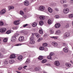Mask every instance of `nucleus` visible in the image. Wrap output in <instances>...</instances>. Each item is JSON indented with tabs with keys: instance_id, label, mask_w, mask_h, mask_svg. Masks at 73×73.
<instances>
[{
	"instance_id": "obj_1",
	"label": "nucleus",
	"mask_w": 73,
	"mask_h": 73,
	"mask_svg": "<svg viewBox=\"0 0 73 73\" xmlns=\"http://www.w3.org/2000/svg\"><path fill=\"white\" fill-rule=\"evenodd\" d=\"M7 31V29L5 27H3L0 29V32L1 33H5Z\"/></svg>"
},
{
	"instance_id": "obj_2",
	"label": "nucleus",
	"mask_w": 73,
	"mask_h": 73,
	"mask_svg": "<svg viewBox=\"0 0 73 73\" xmlns=\"http://www.w3.org/2000/svg\"><path fill=\"white\" fill-rule=\"evenodd\" d=\"M38 11H44L45 9V7L43 6H40L38 8Z\"/></svg>"
},
{
	"instance_id": "obj_3",
	"label": "nucleus",
	"mask_w": 73,
	"mask_h": 73,
	"mask_svg": "<svg viewBox=\"0 0 73 73\" xmlns=\"http://www.w3.org/2000/svg\"><path fill=\"white\" fill-rule=\"evenodd\" d=\"M69 12V10L68 8L64 9L63 10V12L64 13L66 14Z\"/></svg>"
},
{
	"instance_id": "obj_4",
	"label": "nucleus",
	"mask_w": 73,
	"mask_h": 73,
	"mask_svg": "<svg viewBox=\"0 0 73 73\" xmlns=\"http://www.w3.org/2000/svg\"><path fill=\"white\" fill-rule=\"evenodd\" d=\"M63 50L64 53H68L69 51V49H68V47H65L63 48Z\"/></svg>"
},
{
	"instance_id": "obj_5",
	"label": "nucleus",
	"mask_w": 73,
	"mask_h": 73,
	"mask_svg": "<svg viewBox=\"0 0 73 73\" xmlns=\"http://www.w3.org/2000/svg\"><path fill=\"white\" fill-rule=\"evenodd\" d=\"M16 40V37L14 36V35L12 36L11 38V40L12 42H14V41H15Z\"/></svg>"
},
{
	"instance_id": "obj_6",
	"label": "nucleus",
	"mask_w": 73,
	"mask_h": 73,
	"mask_svg": "<svg viewBox=\"0 0 73 73\" xmlns=\"http://www.w3.org/2000/svg\"><path fill=\"white\" fill-rule=\"evenodd\" d=\"M20 20H18L17 21H15L14 22V24L15 25H17L20 24Z\"/></svg>"
},
{
	"instance_id": "obj_7",
	"label": "nucleus",
	"mask_w": 73,
	"mask_h": 73,
	"mask_svg": "<svg viewBox=\"0 0 73 73\" xmlns=\"http://www.w3.org/2000/svg\"><path fill=\"white\" fill-rule=\"evenodd\" d=\"M6 12V10L5 9H3L0 12V15H3Z\"/></svg>"
},
{
	"instance_id": "obj_8",
	"label": "nucleus",
	"mask_w": 73,
	"mask_h": 73,
	"mask_svg": "<svg viewBox=\"0 0 73 73\" xmlns=\"http://www.w3.org/2000/svg\"><path fill=\"white\" fill-rule=\"evenodd\" d=\"M24 40V37L23 36H20L19 38V41H23Z\"/></svg>"
},
{
	"instance_id": "obj_9",
	"label": "nucleus",
	"mask_w": 73,
	"mask_h": 73,
	"mask_svg": "<svg viewBox=\"0 0 73 73\" xmlns=\"http://www.w3.org/2000/svg\"><path fill=\"white\" fill-rule=\"evenodd\" d=\"M54 65L56 66H59L60 65V63L59 61H56L54 62Z\"/></svg>"
},
{
	"instance_id": "obj_10",
	"label": "nucleus",
	"mask_w": 73,
	"mask_h": 73,
	"mask_svg": "<svg viewBox=\"0 0 73 73\" xmlns=\"http://www.w3.org/2000/svg\"><path fill=\"white\" fill-rule=\"evenodd\" d=\"M70 33H65L64 35V37H69V36H70Z\"/></svg>"
},
{
	"instance_id": "obj_11",
	"label": "nucleus",
	"mask_w": 73,
	"mask_h": 73,
	"mask_svg": "<svg viewBox=\"0 0 73 73\" xmlns=\"http://www.w3.org/2000/svg\"><path fill=\"white\" fill-rule=\"evenodd\" d=\"M24 4L25 6H28V5H29V3L28 1H25L24 2Z\"/></svg>"
},
{
	"instance_id": "obj_12",
	"label": "nucleus",
	"mask_w": 73,
	"mask_h": 73,
	"mask_svg": "<svg viewBox=\"0 0 73 73\" xmlns=\"http://www.w3.org/2000/svg\"><path fill=\"white\" fill-rule=\"evenodd\" d=\"M52 45H53V46H55V47H57V45H58V44H57V43L55 42H52Z\"/></svg>"
},
{
	"instance_id": "obj_13",
	"label": "nucleus",
	"mask_w": 73,
	"mask_h": 73,
	"mask_svg": "<svg viewBox=\"0 0 73 73\" xmlns=\"http://www.w3.org/2000/svg\"><path fill=\"white\" fill-rule=\"evenodd\" d=\"M61 33V32L60 30H58L56 31L55 34V35H60Z\"/></svg>"
},
{
	"instance_id": "obj_14",
	"label": "nucleus",
	"mask_w": 73,
	"mask_h": 73,
	"mask_svg": "<svg viewBox=\"0 0 73 73\" xmlns=\"http://www.w3.org/2000/svg\"><path fill=\"white\" fill-rule=\"evenodd\" d=\"M60 27H61V25L60 23H57L55 26V27L56 28H60Z\"/></svg>"
},
{
	"instance_id": "obj_15",
	"label": "nucleus",
	"mask_w": 73,
	"mask_h": 73,
	"mask_svg": "<svg viewBox=\"0 0 73 73\" xmlns=\"http://www.w3.org/2000/svg\"><path fill=\"white\" fill-rule=\"evenodd\" d=\"M48 11L50 13H52L53 12V9L50 7H48Z\"/></svg>"
},
{
	"instance_id": "obj_16",
	"label": "nucleus",
	"mask_w": 73,
	"mask_h": 73,
	"mask_svg": "<svg viewBox=\"0 0 73 73\" xmlns=\"http://www.w3.org/2000/svg\"><path fill=\"white\" fill-rule=\"evenodd\" d=\"M35 43V40H30V41L29 42V44H31V45H33V44H34Z\"/></svg>"
},
{
	"instance_id": "obj_17",
	"label": "nucleus",
	"mask_w": 73,
	"mask_h": 73,
	"mask_svg": "<svg viewBox=\"0 0 73 73\" xmlns=\"http://www.w3.org/2000/svg\"><path fill=\"white\" fill-rule=\"evenodd\" d=\"M1 51L2 52H3V53H7V50H4V48H1Z\"/></svg>"
},
{
	"instance_id": "obj_18",
	"label": "nucleus",
	"mask_w": 73,
	"mask_h": 73,
	"mask_svg": "<svg viewBox=\"0 0 73 73\" xmlns=\"http://www.w3.org/2000/svg\"><path fill=\"white\" fill-rule=\"evenodd\" d=\"M39 19L41 20H44L45 18H44V16H40L39 17Z\"/></svg>"
},
{
	"instance_id": "obj_19",
	"label": "nucleus",
	"mask_w": 73,
	"mask_h": 73,
	"mask_svg": "<svg viewBox=\"0 0 73 73\" xmlns=\"http://www.w3.org/2000/svg\"><path fill=\"white\" fill-rule=\"evenodd\" d=\"M66 65L67 67H69L71 66V64L68 63H66Z\"/></svg>"
},
{
	"instance_id": "obj_20",
	"label": "nucleus",
	"mask_w": 73,
	"mask_h": 73,
	"mask_svg": "<svg viewBox=\"0 0 73 73\" xmlns=\"http://www.w3.org/2000/svg\"><path fill=\"white\" fill-rule=\"evenodd\" d=\"M34 35H32L31 37L30 38V40H34L35 38H34V36H33Z\"/></svg>"
},
{
	"instance_id": "obj_21",
	"label": "nucleus",
	"mask_w": 73,
	"mask_h": 73,
	"mask_svg": "<svg viewBox=\"0 0 73 73\" xmlns=\"http://www.w3.org/2000/svg\"><path fill=\"white\" fill-rule=\"evenodd\" d=\"M30 60L29 59H27L26 62H25V63L26 64H29V63H30Z\"/></svg>"
},
{
	"instance_id": "obj_22",
	"label": "nucleus",
	"mask_w": 73,
	"mask_h": 73,
	"mask_svg": "<svg viewBox=\"0 0 73 73\" xmlns=\"http://www.w3.org/2000/svg\"><path fill=\"white\" fill-rule=\"evenodd\" d=\"M14 8V7H13V6H9L8 7V8H9V10L10 11V10H11V9H13Z\"/></svg>"
},
{
	"instance_id": "obj_23",
	"label": "nucleus",
	"mask_w": 73,
	"mask_h": 73,
	"mask_svg": "<svg viewBox=\"0 0 73 73\" xmlns=\"http://www.w3.org/2000/svg\"><path fill=\"white\" fill-rule=\"evenodd\" d=\"M14 60L13 59H11L9 60V63L10 64H13L14 62Z\"/></svg>"
},
{
	"instance_id": "obj_24",
	"label": "nucleus",
	"mask_w": 73,
	"mask_h": 73,
	"mask_svg": "<svg viewBox=\"0 0 73 73\" xmlns=\"http://www.w3.org/2000/svg\"><path fill=\"white\" fill-rule=\"evenodd\" d=\"M16 57V56L14 54H13L11 55V56L10 57V58H14Z\"/></svg>"
},
{
	"instance_id": "obj_25",
	"label": "nucleus",
	"mask_w": 73,
	"mask_h": 73,
	"mask_svg": "<svg viewBox=\"0 0 73 73\" xmlns=\"http://www.w3.org/2000/svg\"><path fill=\"white\" fill-rule=\"evenodd\" d=\"M37 25V23H34L32 24V25L34 27H36Z\"/></svg>"
},
{
	"instance_id": "obj_26",
	"label": "nucleus",
	"mask_w": 73,
	"mask_h": 73,
	"mask_svg": "<svg viewBox=\"0 0 73 73\" xmlns=\"http://www.w3.org/2000/svg\"><path fill=\"white\" fill-rule=\"evenodd\" d=\"M22 58H23V56H19L18 57V59L19 60H22Z\"/></svg>"
},
{
	"instance_id": "obj_27",
	"label": "nucleus",
	"mask_w": 73,
	"mask_h": 73,
	"mask_svg": "<svg viewBox=\"0 0 73 73\" xmlns=\"http://www.w3.org/2000/svg\"><path fill=\"white\" fill-rule=\"evenodd\" d=\"M54 31L52 29H50L49 31V32L51 33V34H53V33H54Z\"/></svg>"
},
{
	"instance_id": "obj_28",
	"label": "nucleus",
	"mask_w": 73,
	"mask_h": 73,
	"mask_svg": "<svg viewBox=\"0 0 73 73\" xmlns=\"http://www.w3.org/2000/svg\"><path fill=\"white\" fill-rule=\"evenodd\" d=\"M42 46L44 47H46L48 46V44L46 43H43L42 44Z\"/></svg>"
},
{
	"instance_id": "obj_29",
	"label": "nucleus",
	"mask_w": 73,
	"mask_h": 73,
	"mask_svg": "<svg viewBox=\"0 0 73 73\" xmlns=\"http://www.w3.org/2000/svg\"><path fill=\"white\" fill-rule=\"evenodd\" d=\"M39 24L40 25H42L44 24V22L42 21H40L39 22Z\"/></svg>"
},
{
	"instance_id": "obj_30",
	"label": "nucleus",
	"mask_w": 73,
	"mask_h": 73,
	"mask_svg": "<svg viewBox=\"0 0 73 73\" xmlns=\"http://www.w3.org/2000/svg\"><path fill=\"white\" fill-rule=\"evenodd\" d=\"M48 24H52V21L50 19L48 20Z\"/></svg>"
},
{
	"instance_id": "obj_31",
	"label": "nucleus",
	"mask_w": 73,
	"mask_h": 73,
	"mask_svg": "<svg viewBox=\"0 0 73 73\" xmlns=\"http://www.w3.org/2000/svg\"><path fill=\"white\" fill-rule=\"evenodd\" d=\"M38 59L39 60H42L43 59V57L42 56H40L39 57Z\"/></svg>"
},
{
	"instance_id": "obj_32",
	"label": "nucleus",
	"mask_w": 73,
	"mask_h": 73,
	"mask_svg": "<svg viewBox=\"0 0 73 73\" xmlns=\"http://www.w3.org/2000/svg\"><path fill=\"white\" fill-rule=\"evenodd\" d=\"M46 61H47V60L46 59H44L41 62L42 63H45Z\"/></svg>"
},
{
	"instance_id": "obj_33",
	"label": "nucleus",
	"mask_w": 73,
	"mask_h": 73,
	"mask_svg": "<svg viewBox=\"0 0 73 73\" xmlns=\"http://www.w3.org/2000/svg\"><path fill=\"white\" fill-rule=\"evenodd\" d=\"M4 24V22L3 21H0V26H3Z\"/></svg>"
},
{
	"instance_id": "obj_34",
	"label": "nucleus",
	"mask_w": 73,
	"mask_h": 73,
	"mask_svg": "<svg viewBox=\"0 0 73 73\" xmlns=\"http://www.w3.org/2000/svg\"><path fill=\"white\" fill-rule=\"evenodd\" d=\"M51 38H54V39H58V37L57 36H51Z\"/></svg>"
},
{
	"instance_id": "obj_35",
	"label": "nucleus",
	"mask_w": 73,
	"mask_h": 73,
	"mask_svg": "<svg viewBox=\"0 0 73 73\" xmlns=\"http://www.w3.org/2000/svg\"><path fill=\"white\" fill-rule=\"evenodd\" d=\"M68 17L69 18H73V14H70L68 15Z\"/></svg>"
},
{
	"instance_id": "obj_36",
	"label": "nucleus",
	"mask_w": 73,
	"mask_h": 73,
	"mask_svg": "<svg viewBox=\"0 0 73 73\" xmlns=\"http://www.w3.org/2000/svg\"><path fill=\"white\" fill-rule=\"evenodd\" d=\"M37 38L40 37V34L38 33H36L35 34Z\"/></svg>"
},
{
	"instance_id": "obj_37",
	"label": "nucleus",
	"mask_w": 73,
	"mask_h": 73,
	"mask_svg": "<svg viewBox=\"0 0 73 73\" xmlns=\"http://www.w3.org/2000/svg\"><path fill=\"white\" fill-rule=\"evenodd\" d=\"M11 33V30H8L6 32V34H7L8 35L10 34Z\"/></svg>"
},
{
	"instance_id": "obj_38",
	"label": "nucleus",
	"mask_w": 73,
	"mask_h": 73,
	"mask_svg": "<svg viewBox=\"0 0 73 73\" xmlns=\"http://www.w3.org/2000/svg\"><path fill=\"white\" fill-rule=\"evenodd\" d=\"M47 58L48 59H49V60H51L52 59V56H51L50 55H49L47 56Z\"/></svg>"
},
{
	"instance_id": "obj_39",
	"label": "nucleus",
	"mask_w": 73,
	"mask_h": 73,
	"mask_svg": "<svg viewBox=\"0 0 73 73\" xmlns=\"http://www.w3.org/2000/svg\"><path fill=\"white\" fill-rule=\"evenodd\" d=\"M23 11L24 12H27L28 11V9L27 8H25L23 9Z\"/></svg>"
},
{
	"instance_id": "obj_40",
	"label": "nucleus",
	"mask_w": 73,
	"mask_h": 73,
	"mask_svg": "<svg viewBox=\"0 0 73 73\" xmlns=\"http://www.w3.org/2000/svg\"><path fill=\"white\" fill-rule=\"evenodd\" d=\"M39 49L40 50H44V48L43 47H40L39 48Z\"/></svg>"
},
{
	"instance_id": "obj_41",
	"label": "nucleus",
	"mask_w": 73,
	"mask_h": 73,
	"mask_svg": "<svg viewBox=\"0 0 73 73\" xmlns=\"http://www.w3.org/2000/svg\"><path fill=\"white\" fill-rule=\"evenodd\" d=\"M67 45L68 44H67L64 42L62 43V45L63 46H67Z\"/></svg>"
},
{
	"instance_id": "obj_42",
	"label": "nucleus",
	"mask_w": 73,
	"mask_h": 73,
	"mask_svg": "<svg viewBox=\"0 0 73 73\" xmlns=\"http://www.w3.org/2000/svg\"><path fill=\"white\" fill-rule=\"evenodd\" d=\"M3 42H6L8 41V39L7 38H5L3 39Z\"/></svg>"
},
{
	"instance_id": "obj_43",
	"label": "nucleus",
	"mask_w": 73,
	"mask_h": 73,
	"mask_svg": "<svg viewBox=\"0 0 73 73\" xmlns=\"http://www.w3.org/2000/svg\"><path fill=\"white\" fill-rule=\"evenodd\" d=\"M49 55L50 56H53V55H54V53L53 52H50Z\"/></svg>"
},
{
	"instance_id": "obj_44",
	"label": "nucleus",
	"mask_w": 73,
	"mask_h": 73,
	"mask_svg": "<svg viewBox=\"0 0 73 73\" xmlns=\"http://www.w3.org/2000/svg\"><path fill=\"white\" fill-rule=\"evenodd\" d=\"M39 33H40V34H42L43 31H42V29H40L39 30Z\"/></svg>"
},
{
	"instance_id": "obj_45",
	"label": "nucleus",
	"mask_w": 73,
	"mask_h": 73,
	"mask_svg": "<svg viewBox=\"0 0 73 73\" xmlns=\"http://www.w3.org/2000/svg\"><path fill=\"white\" fill-rule=\"evenodd\" d=\"M18 29V27H13V29H14V30L17 29Z\"/></svg>"
},
{
	"instance_id": "obj_46",
	"label": "nucleus",
	"mask_w": 73,
	"mask_h": 73,
	"mask_svg": "<svg viewBox=\"0 0 73 73\" xmlns=\"http://www.w3.org/2000/svg\"><path fill=\"white\" fill-rule=\"evenodd\" d=\"M20 14L21 15H24V12L22 11H20Z\"/></svg>"
},
{
	"instance_id": "obj_47",
	"label": "nucleus",
	"mask_w": 73,
	"mask_h": 73,
	"mask_svg": "<svg viewBox=\"0 0 73 73\" xmlns=\"http://www.w3.org/2000/svg\"><path fill=\"white\" fill-rule=\"evenodd\" d=\"M3 57V55L1 54V53H0V58H2Z\"/></svg>"
},
{
	"instance_id": "obj_48",
	"label": "nucleus",
	"mask_w": 73,
	"mask_h": 73,
	"mask_svg": "<svg viewBox=\"0 0 73 73\" xmlns=\"http://www.w3.org/2000/svg\"><path fill=\"white\" fill-rule=\"evenodd\" d=\"M28 24H27L25 25H23V27H24V28H25V27H26L27 26H28Z\"/></svg>"
},
{
	"instance_id": "obj_49",
	"label": "nucleus",
	"mask_w": 73,
	"mask_h": 73,
	"mask_svg": "<svg viewBox=\"0 0 73 73\" xmlns=\"http://www.w3.org/2000/svg\"><path fill=\"white\" fill-rule=\"evenodd\" d=\"M55 19H59V16L58 15H56L55 16Z\"/></svg>"
},
{
	"instance_id": "obj_50",
	"label": "nucleus",
	"mask_w": 73,
	"mask_h": 73,
	"mask_svg": "<svg viewBox=\"0 0 73 73\" xmlns=\"http://www.w3.org/2000/svg\"><path fill=\"white\" fill-rule=\"evenodd\" d=\"M4 64L5 65H7V64H8V61L7 60H5L4 62Z\"/></svg>"
},
{
	"instance_id": "obj_51",
	"label": "nucleus",
	"mask_w": 73,
	"mask_h": 73,
	"mask_svg": "<svg viewBox=\"0 0 73 73\" xmlns=\"http://www.w3.org/2000/svg\"><path fill=\"white\" fill-rule=\"evenodd\" d=\"M22 44H18L15 45V46H20Z\"/></svg>"
},
{
	"instance_id": "obj_52",
	"label": "nucleus",
	"mask_w": 73,
	"mask_h": 73,
	"mask_svg": "<svg viewBox=\"0 0 73 73\" xmlns=\"http://www.w3.org/2000/svg\"><path fill=\"white\" fill-rule=\"evenodd\" d=\"M44 50L45 52H46V51H48V48H44Z\"/></svg>"
},
{
	"instance_id": "obj_53",
	"label": "nucleus",
	"mask_w": 73,
	"mask_h": 73,
	"mask_svg": "<svg viewBox=\"0 0 73 73\" xmlns=\"http://www.w3.org/2000/svg\"><path fill=\"white\" fill-rule=\"evenodd\" d=\"M19 35L18 34H15L14 35V36H15V37H17V36H18Z\"/></svg>"
},
{
	"instance_id": "obj_54",
	"label": "nucleus",
	"mask_w": 73,
	"mask_h": 73,
	"mask_svg": "<svg viewBox=\"0 0 73 73\" xmlns=\"http://www.w3.org/2000/svg\"><path fill=\"white\" fill-rule=\"evenodd\" d=\"M70 3L72 4H73V0H71L70 1Z\"/></svg>"
},
{
	"instance_id": "obj_55",
	"label": "nucleus",
	"mask_w": 73,
	"mask_h": 73,
	"mask_svg": "<svg viewBox=\"0 0 73 73\" xmlns=\"http://www.w3.org/2000/svg\"><path fill=\"white\" fill-rule=\"evenodd\" d=\"M69 24H67L65 26L66 28H68V27H69Z\"/></svg>"
},
{
	"instance_id": "obj_56",
	"label": "nucleus",
	"mask_w": 73,
	"mask_h": 73,
	"mask_svg": "<svg viewBox=\"0 0 73 73\" xmlns=\"http://www.w3.org/2000/svg\"><path fill=\"white\" fill-rule=\"evenodd\" d=\"M54 10L56 11H59V10H58V9L57 8H55L54 9Z\"/></svg>"
},
{
	"instance_id": "obj_57",
	"label": "nucleus",
	"mask_w": 73,
	"mask_h": 73,
	"mask_svg": "<svg viewBox=\"0 0 73 73\" xmlns=\"http://www.w3.org/2000/svg\"><path fill=\"white\" fill-rule=\"evenodd\" d=\"M38 68L37 67H35V70H36V71H37V70H38Z\"/></svg>"
},
{
	"instance_id": "obj_58",
	"label": "nucleus",
	"mask_w": 73,
	"mask_h": 73,
	"mask_svg": "<svg viewBox=\"0 0 73 73\" xmlns=\"http://www.w3.org/2000/svg\"><path fill=\"white\" fill-rule=\"evenodd\" d=\"M67 5H63V7L64 8H66V7H67Z\"/></svg>"
},
{
	"instance_id": "obj_59",
	"label": "nucleus",
	"mask_w": 73,
	"mask_h": 73,
	"mask_svg": "<svg viewBox=\"0 0 73 73\" xmlns=\"http://www.w3.org/2000/svg\"><path fill=\"white\" fill-rule=\"evenodd\" d=\"M18 69L19 70H21V69H22V67H19V68H18Z\"/></svg>"
},
{
	"instance_id": "obj_60",
	"label": "nucleus",
	"mask_w": 73,
	"mask_h": 73,
	"mask_svg": "<svg viewBox=\"0 0 73 73\" xmlns=\"http://www.w3.org/2000/svg\"><path fill=\"white\" fill-rule=\"evenodd\" d=\"M60 3H62V4H63L64 3V0H62L60 1Z\"/></svg>"
},
{
	"instance_id": "obj_61",
	"label": "nucleus",
	"mask_w": 73,
	"mask_h": 73,
	"mask_svg": "<svg viewBox=\"0 0 73 73\" xmlns=\"http://www.w3.org/2000/svg\"><path fill=\"white\" fill-rule=\"evenodd\" d=\"M39 40H40V41H41L42 40V38H39Z\"/></svg>"
},
{
	"instance_id": "obj_62",
	"label": "nucleus",
	"mask_w": 73,
	"mask_h": 73,
	"mask_svg": "<svg viewBox=\"0 0 73 73\" xmlns=\"http://www.w3.org/2000/svg\"><path fill=\"white\" fill-rule=\"evenodd\" d=\"M44 18H46V19H48V17L47 16H44Z\"/></svg>"
},
{
	"instance_id": "obj_63",
	"label": "nucleus",
	"mask_w": 73,
	"mask_h": 73,
	"mask_svg": "<svg viewBox=\"0 0 73 73\" xmlns=\"http://www.w3.org/2000/svg\"><path fill=\"white\" fill-rule=\"evenodd\" d=\"M26 67H27V66H25L23 67V68H24V69H26Z\"/></svg>"
},
{
	"instance_id": "obj_64",
	"label": "nucleus",
	"mask_w": 73,
	"mask_h": 73,
	"mask_svg": "<svg viewBox=\"0 0 73 73\" xmlns=\"http://www.w3.org/2000/svg\"><path fill=\"white\" fill-rule=\"evenodd\" d=\"M66 3V1H63V3Z\"/></svg>"
}]
</instances>
